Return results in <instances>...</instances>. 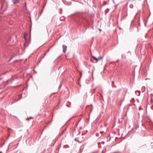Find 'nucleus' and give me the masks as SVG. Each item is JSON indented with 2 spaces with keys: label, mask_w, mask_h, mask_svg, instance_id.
Segmentation results:
<instances>
[{
  "label": "nucleus",
  "mask_w": 153,
  "mask_h": 153,
  "mask_svg": "<svg viewBox=\"0 0 153 153\" xmlns=\"http://www.w3.org/2000/svg\"><path fill=\"white\" fill-rule=\"evenodd\" d=\"M73 20L77 25L85 27L86 30L89 27V22L88 19V14L87 12L80 13L76 12L70 16Z\"/></svg>",
  "instance_id": "nucleus-1"
},
{
  "label": "nucleus",
  "mask_w": 153,
  "mask_h": 153,
  "mask_svg": "<svg viewBox=\"0 0 153 153\" xmlns=\"http://www.w3.org/2000/svg\"><path fill=\"white\" fill-rule=\"evenodd\" d=\"M6 47L5 45L2 46L0 49V53L3 55L4 57H6Z\"/></svg>",
  "instance_id": "nucleus-2"
},
{
  "label": "nucleus",
  "mask_w": 153,
  "mask_h": 153,
  "mask_svg": "<svg viewBox=\"0 0 153 153\" xmlns=\"http://www.w3.org/2000/svg\"><path fill=\"white\" fill-rule=\"evenodd\" d=\"M92 57L93 58L94 60H95L97 62L101 59H102L103 58V56H100L98 58H97L95 56H92Z\"/></svg>",
  "instance_id": "nucleus-3"
},
{
  "label": "nucleus",
  "mask_w": 153,
  "mask_h": 153,
  "mask_svg": "<svg viewBox=\"0 0 153 153\" xmlns=\"http://www.w3.org/2000/svg\"><path fill=\"white\" fill-rule=\"evenodd\" d=\"M67 46L65 45H62V49L63 53H65L66 52V51L67 50Z\"/></svg>",
  "instance_id": "nucleus-4"
},
{
  "label": "nucleus",
  "mask_w": 153,
  "mask_h": 153,
  "mask_svg": "<svg viewBox=\"0 0 153 153\" xmlns=\"http://www.w3.org/2000/svg\"><path fill=\"white\" fill-rule=\"evenodd\" d=\"M27 35V34L26 33H25L24 35V38L25 40V42L24 43V45L25 46L26 45V42L27 41V37H26Z\"/></svg>",
  "instance_id": "nucleus-5"
},
{
  "label": "nucleus",
  "mask_w": 153,
  "mask_h": 153,
  "mask_svg": "<svg viewBox=\"0 0 153 153\" xmlns=\"http://www.w3.org/2000/svg\"><path fill=\"white\" fill-rule=\"evenodd\" d=\"M12 1L14 4H16L19 2V0H12Z\"/></svg>",
  "instance_id": "nucleus-6"
},
{
  "label": "nucleus",
  "mask_w": 153,
  "mask_h": 153,
  "mask_svg": "<svg viewBox=\"0 0 153 153\" xmlns=\"http://www.w3.org/2000/svg\"><path fill=\"white\" fill-rule=\"evenodd\" d=\"M135 93L137 95L140 96L141 93V91H140L137 90L135 91Z\"/></svg>",
  "instance_id": "nucleus-7"
},
{
  "label": "nucleus",
  "mask_w": 153,
  "mask_h": 153,
  "mask_svg": "<svg viewBox=\"0 0 153 153\" xmlns=\"http://www.w3.org/2000/svg\"><path fill=\"white\" fill-rule=\"evenodd\" d=\"M140 16H139V19H138V20L137 21V23H138V26H140Z\"/></svg>",
  "instance_id": "nucleus-8"
},
{
  "label": "nucleus",
  "mask_w": 153,
  "mask_h": 153,
  "mask_svg": "<svg viewBox=\"0 0 153 153\" xmlns=\"http://www.w3.org/2000/svg\"><path fill=\"white\" fill-rule=\"evenodd\" d=\"M81 120V119H80L77 122V123L75 124V128L74 129V131H75V128H76V127L77 126V125H78V123H79V121H80V120Z\"/></svg>",
  "instance_id": "nucleus-9"
},
{
  "label": "nucleus",
  "mask_w": 153,
  "mask_h": 153,
  "mask_svg": "<svg viewBox=\"0 0 153 153\" xmlns=\"http://www.w3.org/2000/svg\"><path fill=\"white\" fill-rule=\"evenodd\" d=\"M107 4V1H104L103 2V4L102 5V6H105V5Z\"/></svg>",
  "instance_id": "nucleus-10"
},
{
  "label": "nucleus",
  "mask_w": 153,
  "mask_h": 153,
  "mask_svg": "<svg viewBox=\"0 0 153 153\" xmlns=\"http://www.w3.org/2000/svg\"><path fill=\"white\" fill-rule=\"evenodd\" d=\"M109 10V8H107L105 10V13H108V11Z\"/></svg>",
  "instance_id": "nucleus-11"
},
{
  "label": "nucleus",
  "mask_w": 153,
  "mask_h": 153,
  "mask_svg": "<svg viewBox=\"0 0 153 153\" xmlns=\"http://www.w3.org/2000/svg\"><path fill=\"white\" fill-rule=\"evenodd\" d=\"M3 4L4 3H6L7 4V7L8 6V3L5 0H3Z\"/></svg>",
  "instance_id": "nucleus-12"
},
{
  "label": "nucleus",
  "mask_w": 153,
  "mask_h": 153,
  "mask_svg": "<svg viewBox=\"0 0 153 153\" xmlns=\"http://www.w3.org/2000/svg\"><path fill=\"white\" fill-rule=\"evenodd\" d=\"M33 117H27V118L26 119V120H29L30 119H32L33 118Z\"/></svg>",
  "instance_id": "nucleus-13"
},
{
  "label": "nucleus",
  "mask_w": 153,
  "mask_h": 153,
  "mask_svg": "<svg viewBox=\"0 0 153 153\" xmlns=\"http://www.w3.org/2000/svg\"><path fill=\"white\" fill-rule=\"evenodd\" d=\"M150 102L151 103L153 102V98L152 97L151 98Z\"/></svg>",
  "instance_id": "nucleus-14"
},
{
  "label": "nucleus",
  "mask_w": 153,
  "mask_h": 153,
  "mask_svg": "<svg viewBox=\"0 0 153 153\" xmlns=\"http://www.w3.org/2000/svg\"><path fill=\"white\" fill-rule=\"evenodd\" d=\"M125 57V55L123 54H122L121 55V57L122 59H124Z\"/></svg>",
  "instance_id": "nucleus-15"
},
{
  "label": "nucleus",
  "mask_w": 153,
  "mask_h": 153,
  "mask_svg": "<svg viewBox=\"0 0 153 153\" xmlns=\"http://www.w3.org/2000/svg\"><path fill=\"white\" fill-rule=\"evenodd\" d=\"M111 83H112V84H111V85L112 86H113V85H114V81H111Z\"/></svg>",
  "instance_id": "nucleus-16"
},
{
  "label": "nucleus",
  "mask_w": 153,
  "mask_h": 153,
  "mask_svg": "<svg viewBox=\"0 0 153 153\" xmlns=\"http://www.w3.org/2000/svg\"><path fill=\"white\" fill-rule=\"evenodd\" d=\"M142 109H143L142 108L141 106H140L139 107V110L140 111V110H142Z\"/></svg>",
  "instance_id": "nucleus-17"
},
{
  "label": "nucleus",
  "mask_w": 153,
  "mask_h": 153,
  "mask_svg": "<svg viewBox=\"0 0 153 153\" xmlns=\"http://www.w3.org/2000/svg\"><path fill=\"white\" fill-rule=\"evenodd\" d=\"M45 4H45V5H44V6L43 8V9H42V11H41V13H42V12H43V9L45 7ZM41 15V14H40V16Z\"/></svg>",
  "instance_id": "nucleus-18"
},
{
  "label": "nucleus",
  "mask_w": 153,
  "mask_h": 153,
  "mask_svg": "<svg viewBox=\"0 0 153 153\" xmlns=\"http://www.w3.org/2000/svg\"><path fill=\"white\" fill-rule=\"evenodd\" d=\"M62 86V84H60L59 86V87L58 88V89H60Z\"/></svg>",
  "instance_id": "nucleus-19"
},
{
  "label": "nucleus",
  "mask_w": 153,
  "mask_h": 153,
  "mask_svg": "<svg viewBox=\"0 0 153 153\" xmlns=\"http://www.w3.org/2000/svg\"><path fill=\"white\" fill-rule=\"evenodd\" d=\"M66 129H67V128H65V129L63 131V132L62 133V134L63 133H64V132L65 131H66Z\"/></svg>",
  "instance_id": "nucleus-20"
},
{
  "label": "nucleus",
  "mask_w": 153,
  "mask_h": 153,
  "mask_svg": "<svg viewBox=\"0 0 153 153\" xmlns=\"http://www.w3.org/2000/svg\"><path fill=\"white\" fill-rule=\"evenodd\" d=\"M60 148V147H59V148L57 147V149H56V151H58H58H59V149Z\"/></svg>",
  "instance_id": "nucleus-21"
},
{
  "label": "nucleus",
  "mask_w": 153,
  "mask_h": 153,
  "mask_svg": "<svg viewBox=\"0 0 153 153\" xmlns=\"http://www.w3.org/2000/svg\"><path fill=\"white\" fill-rule=\"evenodd\" d=\"M13 57H12V58H10L9 59V60L8 61V62H10V61L12 59H13Z\"/></svg>",
  "instance_id": "nucleus-22"
},
{
  "label": "nucleus",
  "mask_w": 153,
  "mask_h": 153,
  "mask_svg": "<svg viewBox=\"0 0 153 153\" xmlns=\"http://www.w3.org/2000/svg\"><path fill=\"white\" fill-rule=\"evenodd\" d=\"M111 137H109V139L107 140V141L108 142V141H110L111 140Z\"/></svg>",
  "instance_id": "nucleus-23"
},
{
  "label": "nucleus",
  "mask_w": 153,
  "mask_h": 153,
  "mask_svg": "<svg viewBox=\"0 0 153 153\" xmlns=\"http://www.w3.org/2000/svg\"><path fill=\"white\" fill-rule=\"evenodd\" d=\"M99 133H96V136L97 137H98V136H99Z\"/></svg>",
  "instance_id": "nucleus-24"
},
{
  "label": "nucleus",
  "mask_w": 153,
  "mask_h": 153,
  "mask_svg": "<svg viewBox=\"0 0 153 153\" xmlns=\"http://www.w3.org/2000/svg\"><path fill=\"white\" fill-rule=\"evenodd\" d=\"M150 96H151V97H152L153 98V94L151 93L150 94Z\"/></svg>",
  "instance_id": "nucleus-25"
},
{
  "label": "nucleus",
  "mask_w": 153,
  "mask_h": 153,
  "mask_svg": "<svg viewBox=\"0 0 153 153\" xmlns=\"http://www.w3.org/2000/svg\"><path fill=\"white\" fill-rule=\"evenodd\" d=\"M131 100H133V102H135V101L134 100V98H132Z\"/></svg>",
  "instance_id": "nucleus-26"
},
{
  "label": "nucleus",
  "mask_w": 153,
  "mask_h": 153,
  "mask_svg": "<svg viewBox=\"0 0 153 153\" xmlns=\"http://www.w3.org/2000/svg\"><path fill=\"white\" fill-rule=\"evenodd\" d=\"M130 7L131 8H132L133 7V5H130Z\"/></svg>",
  "instance_id": "nucleus-27"
},
{
  "label": "nucleus",
  "mask_w": 153,
  "mask_h": 153,
  "mask_svg": "<svg viewBox=\"0 0 153 153\" xmlns=\"http://www.w3.org/2000/svg\"><path fill=\"white\" fill-rule=\"evenodd\" d=\"M66 105L67 107H69V108H70V107H71L70 106L68 105H67V104H66Z\"/></svg>",
  "instance_id": "nucleus-28"
},
{
  "label": "nucleus",
  "mask_w": 153,
  "mask_h": 153,
  "mask_svg": "<svg viewBox=\"0 0 153 153\" xmlns=\"http://www.w3.org/2000/svg\"><path fill=\"white\" fill-rule=\"evenodd\" d=\"M103 132H104V131H101L100 132V134H101L102 133H103Z\"/></svg>",
  "instance_id": "nucleus-29"
},
{
  "label": "nucleus",
  "mask_w": 153,
  "mask_h": 153,
  "mask_svg": "<svg viewBox=\"0 0 153 153\" xmlns=\"http://www.w3.org/2000/svg\"><path fill=\"white\" fill-rule=\"evenodd\" d=\"M119 61V60H117L116 61V62H118Z\"/></svg>",
  "instance_id": "nucleus-30"
},
{
  "label": "nucleus",
  "mask_w": 153,
  "mask_h": 153,
  "mask_svg": "<svg viewBox=\"0 0 153 153\" xmlns=\"http://www.w3.org/2000/svg\"><path fill=\"white\" fill-rule=\"evenodd\" d=\"M110 134L108 135V137H107V139L109 137H110Z\"/></svg>",
  "instance_id": "nucleus-31"
},
{
  "label": "nucleus",
  "mask_w": 153,
  "mask_h": 153,
  "mask_svg": "<svg viewBox=\"0 0 153 153\" xmlns=\"http://www.w3.org/2000/svg\"><path fill=\"white\" fill-rule=\"evenodd\" d=\"M102 144H104L105 143V142L104 141H102Z\"/></svg>",
  "instance_id": "nucleus-32"
},
{
  "label": "nucleus",
  "mask_w": 153,
  "mask_h": 153,
  "mask_svg": "<svg viewBox=\"0 0 153 153\" xmlns=\"http://www.w3.org/2000/svg\"><path fill=\"white\" fill-rule=\"evenodd\" d=\"M151 108L152 110H153V106H151Z\"/></svg>",
  "instance_id": "nucleus-33"
},
{
  "label": "nucleus",
  "mask_w": 153,
  "mask_h": 153,
  "mask_svg": "<svg viewBox=\"0 0 153 153\" xmlns=\"http://www.w3.org/2000/svg\"><path fill=\"white\" fill-rule=\"evenodd\" d=\"M11 37H10V38H9V40H8V41H10V40H11Z\"/></svg>",
  "instance_id": "nucleus-34"
},
{
  "label": "nucleus",
  "mask_w": 153,
  "mask_h": 153,
  "mask_svg": "<svg viewBox=\"0 0 153 153\" xmlns=\"http://www.w3.org/2000/svg\"><path fill=\"white\" fill-rule=\"evenodd\" d=\"M99 31H100V32H101V30H102L100 29V28L99 29Z\"/></svg>",
  "instance_id": "nucleus-35"
},
{
  "label": "nucleus",
  "mask_w": 153,
  "mask_h": 153,
  "mask_svg": "<svg viewBox=\"0 0 153 153\" xmlns=\"http://www.w3.org/2000/svg\"><path fill=\"white\" fill-rule=\"evenodd\" d=\"M60 10H61V13H60V14H61L62 13V8H60Z\"/></svg>",
  "instance_id": "nucleus-36"
},
{
  "label": "nucleus",
  "mask_w": 153,
  "mask_h": 153,
  "mask_svg": "<svg viewBox=\"0 0 153 153\" xmlns=\"http://www.w3.org/2000/svg\"><path fill=\"white\" fill-rule=\"evenodd\" d=\"M113 86H114V87L115 88H116L117 87V86H116V85H113Z\"/></svg>",
  "instance_id": "nucleus-37"
},
{
  "label": "nucleus",
  "mask_w": 153,
  "mask_h": 153,
  "mask_svg": "<svg viewBox=\"0 0 153 153\" xmlns=\"http://www.w3.org/2000/svg\"><path fill=\"white\" fill-rule=\"evenodd\" d=\"M85 134H84V133H83V134H82V136H83V135H84Z\"/></svg>",
  "instance_id": "nucleus-38"
},
{
  "label": "nucleus",
  "mask_w": 153,
  "mask_h": 153,
  "mask_svg": "<svg viewBox=\"0 0 153 153\" xmlns=\"http://www.w3.org/2000/svg\"><path fill=\"white\" fill-rule=\"evenodd\" d=\"M78 132H79V133H80V130H78Z\"/></svg>",
  "instance_id": "nucleus-39"
},
{
  "label": "nucleus",
  "mask_w": 153,
  "mask_h": 153,
  "mask_svg": "<svg viewBox=\"0 0 153 153\" xmlns=\"http://www.w3.org/2000/svg\"><path fill=\"white\" fill-rule=\"evenodd\" d=\"M82 127H80V129H82Z\"/></svg>",
  "instance_id": "nucleus-40"
},
{
  "label": "nucleus",
  "mask_w": 153,
  "mask_h": 153,
  "mask_svg": "<svg viewBox=\"0 0 153 153\" xmlns=\"http://www.w3.org/2000/svg\"><path fill=\"white\" fill-rule=\"evenodd\" d=\"M2 79V77H1L0 78V81Z\"/></svg>",
  "instance_id": "nucleus-41"
},
{
  "label": "nucleus",
  "mask_w": 153,
  "mask_h": 153,
  "mask_svg": "<svg viewBox=\"0 0 153 153\" xmlns=\"http://www.w3.org/2000/svg\"><path fill=\"white\" fill-rule=\"evenodd\" d=\"M25 7H26V2H25Z\"/></svg>",
  "instance_id": "nucleus-42"
},
{
  "label": "nucleus",
  "mask_w": 153,
  "mask_h": 153,
  "mask_svg": "<svg viewBox=\"0 0 153 153\" xmlns=\"http://www.w3.org/2000/svg\"><path fill=\"white\" fill-rule=\"evenodd\" d=\"M52 121V120H51L50 121H49V123H51Z\"/></svg>",
  "instance_id": "nucleus-43"
},
{
  "label": "nucleus",
  "mask_w": 153,
  "mask_h": 153,
  "mask_svg": "<svg viewBox=\"0 0 153 153\" xmlns=\"http://www.w3.org/2000/svg\"><path fill=\"white\" fill-rule=\"evenodd\" d=\"M100 142H98V144H100Z\"/></svg>",
  "instance_id": "nucleus-44"
},
{
  "label": "nucleus",
  "mask_w": 153,
  "mask_h": 153,
  "mask_svg": "<svg viewBox=\"0 0 153 153\" xmlns=\"http://www.w3.org/2000/svg\"><path fill=\"white\" fill-rule=\"evenodd\" d=\"M31 27L30 28V32H31Z\"/></svg>",
  "instance_id": "nucleus-45"
},
{
  "label": "nucleus",
  "mask_w": 153,
  "mask_h": 153,
  "mask_svg": "<svg viewBox=\"0 0 153 153\" xmlns=\"http://www.w3.org/2000/svg\"><path fill=\"white\" fill-rule=\"evenodd\" d=\"M66 146H67L68 147H69V146H68V145H66Z\"/></svg>",
  "instance_id": "nucleus-46"
},
{
  "label": "nucleus",
  "mask_w": 153,
  "mask_h": 153,
  "mask_svg": "<svg viewBox=\"0 0 153 153\" xmlns=\"http://www.w3.org/2000/svg\"><path fill=\"white\" fill-rule=\"evenodd\" d=\"M137 102H139V100L138 99H137Z\"/></svg>",
  "instance_id": "nucleus-47"
},
{
  "label": "nucleus",
  "mask_w": 153,
  "mask_h": 153,
  "mask_svg": "<svg viewBox=\"0 0 153 153\" xmlns=\"http://www.w3.org/2000/svg\"><path fill=\"white\" fill-rule=\"evenodd\" d=\"M146 23H145V26H146Z\"/></svg>",
  "instance_id": "nucleus-48"
},
{
  "label": "nucleus",
  "mask_w": 153,
  "mask_h": 153,
  "mask_svg": "<svg viewBox=\"0 0 153 153\" xmlns=\"http://www.w3.org/2000/svg\"><path fill=\"white\" fill-rule=\"evenodd\" d=\"M99 148H101V146H99Z\"/></svg>",
  "instance_id": "nucleus-49"
},
{
  "label": "nucleus",
  "mask_w": 153,
  "mask_h": 153,
  "mask_svg": "<svg viewBox=\"0 0 153 153\" xmlns=\"http://www.w3.org/2000/svg\"><path fill=\"white\" fill-rule=\"evenodd\" d=\"M46 53H45L44 56L46 55Z\"/></svg>",
  "instance_id": "nucleus-50"
},
{
  "label": "nucleus",
  "mask_w": 153,
  "mask_h": 153,
  "mask_svg": "<svg viewBox=\"0 0 153 153\" xmlns=\"http://www.w3.org/2000/svg\"><path fill=\"white\" fill-rule=\"evenodd\" d=\"M147 1V0H144V1Z\"/></svg>",
  "instance_id": "nucleus-51"
},
{
  "label": "nucleus",
  "mask_w": 153,
  "mask_h": 153,
  "mask_svg": "<svg viewBox=\"0 0 153 153\" xmlns=\"http://www.w3.org/2000/svg\"><path fill=\"white\" fill-rule=\"evenodd\" d=\"M105 152H102V153H105Z\"/></svg>",
  "instance_id": "nucleus-52"
},
{
  "label": "nucleus",
  "mask_w": 153,
  "mask_h": 153,
  "mask_svg": "<svg viewBox=\"0 0 153 153\" xmlns=\"http://www.w3.org/2000/svg\"><path fill=\"white\" fill-rule=\"evenodd\" d=\"M153 143L152 142V143H151V144H153Z\"/></svg>",
  "instance_id": "nucleus-53"
},
{
  "label": "nucleus",
  "mask_w": 153,
  "mask_h": 153,
  "mask_svg": "<svg viewBox=\"0 0 153 153\" xmlns=\"http://www.w3.org/2000/svg\"><path fill=\"white\" fill-rule=\"evenodd\" d=\"M44 57V56L42 57V59H43V58Z\"/></svg>",
  "instance_id": "nucleus-54"
},
{
  "label": "nucleus",
  "mask_w": 153,
  "mask_h": 153,
  "mask_svg": "<svg viewBox=\"0 0 153 153\" xmlns=\"http://www.w3.org/2000/svg\"><path fill=\"white\" fill-rule=\"evenodd\" d=\"M119 29H121V27H119Z\"/></svg>",
  "instance_id": "nucleus-55"
},
{
  "label": "nucleus",
  "mask_w": 153,
  "mask_h": 153,
  "mask_svg": "<svg viewBox=\"0 0 153 153\" xmlns=\"http://www.w3.org/2000/svg\"><path fill=\"white\" fill-rule=\"evenodd\" d=\"M143 87L144 88V89H145V87L144 86Z\"/></svg>",
  "instance_id": "nucleus-56"
},
{
  "label": "nucleus",
  "mask_w": 153,
  "mask_h": 153,
  "mask_svg": "<svg viewBox=\"0 0 153 153\" xmlns=\"http://www.w3.org/2000/svg\"><path fill=\"white\" fill-rule=\"evenodd\" d=\"M55 143H54L53 145V146L54 145Z\"/></svg>",
  "instance_id": "nucleus-57"
},
{
  "label": "nucleus",
  "mask_w": 153,
  "mask_h": 153,
  "mask_svg": "<svg viewBox=\"0 0 153 153\" xmlns=\"http://www.w3.org/2000/svg\"><path fill=\"white\" fill-rule=\"evenodd\" d=\"M0 153H2L1 152H1H0Z\"/></svg>",
  "instance_id": "nucleus-58"
},
{
  "label": "nucleus",
  "mask_w": 153,
  "mask_h": 153,
  "mask_svg": "<svg viewBox=\"0 0 153 153\" xmlns=\"http://www.w3.org/2000/svg\"><path fill=\"white\" fill-rule=\"evenodd\" d=\"M149 16H149L148 17V19L149 17Z\"/></svg>",
  "instance_id": "nucleus-59"
},
{
  "label": "nucleus",
  "mask_w": 153,
  "mask_h": 153,
  "mask_svg": "<svg viewBox=\"0 0 153 153\" xmlns=\"http://www.w3.org/2000/svg\"><path fill=\"white\" fill-rule=\"evenodd\" d=\"M36 73V71H35V73Z\"/></svg>",
  "instance_id": "nucleus-60"
},
{
  "label": "nucleus",
  "mask_w": 153,
  "mask_h": 153,
  "mask_svg": "<svg viewBox=\"0 0 153 153\" xmlns=\"http://www.w3.org/2000/svg\"><path fill=\"white\" fill-rule=\"evenodd\" d=\"M86 132H88V131H87V130H86Z\"/></svg>",
  "instance_id": "nucleus-61"
},
{
  "label": "nucleus",
  "mask_w": 153,
  "mask_h": 153,
  "mask_svg": "<svg viewBox=\"0 0 153 153\" xmlns=\"http://www.w3.org/2000/svg\"><path fill=\"white\" fill-rule=\"evenodd\" d=\"M29 145L30 146V145H31V144H30Z\"/></svg>",
  "instance_id": "nucleus-62"
},
{
  "label": "nucleus",
  "mask_w": 153,
  "mask_h": 153,
  "mask_svg": "<svg viewBox=\"0 0 153 153\" xmlns=\"http://www.w3.org/2000/svg\"><path fill=\"white\" fill-rule=\"evenodd\" d=\"M3 6H2V7H1V8H2L3 7Z\"/></svg>",
  "instance_id": "nucleus-63"
},
{
  "label": "nucleus",
  "mask_w": 153,
  "mask_h": 153,
  "mask_svg": "<svg viewBox=\"0 0 153 153\" xmlns=\"http://www.w3.org/2000/svg\"><path fill=\"white\" fill-rule=\"evenodd\" d=\"M131 100H130V102H131Z\"/></svg>",
  "instance_id": "nucleus-64"
}]
</instances>
